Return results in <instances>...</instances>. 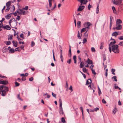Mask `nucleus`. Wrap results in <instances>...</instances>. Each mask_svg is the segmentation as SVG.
I'll list each match as a JSON object with an SVG mask.
<instances>
[{
  "label": "nucleus",
  "mask_w": 123,
  "mask_h": 123,
  "mask_svg": "<svg viewBox=\"0 0 123 123\" xmlns=\"http://www.w3.org/2000/svg\"><path fill=\"white\" fill-rule=\"evenodd\" d=\"M28 6H26L25 8H23V9L24 10H27L28 9Z\"/></svg>",
  "instance_id": "09e8293b"
},
{
  "label": "nucleus",
  "mask_w": 123,
  "mask_h": 123,
  "mask_svg": "<svg viewBox=\"0 0 123 123\" xmlns=\"http://www.w3.org/2000/svg\"><path fill=\"white\" fill-rule=\"evenodd\" d=\"M121 3V0H114L113 3L117 5H119Z\"/></svg>",
  "instance_id": "20e7f679"
},
{
  "label": "nucleus",
  "mask_w": 123,
  "mask_h": 123,
  "mask_svg": "<svg viewBox=\"0 0 123 123\" xmlns=\"http://www.w3.org/2000/svg\"><path fill=\"white\" fill-rule=\"evenodd\" d=\"M86 62H87L88 64H93L92 61L91 60H90L88 58Z\"/></svg>",
  "instance_id": "ddd939ff"
},
{
  "label": "nucleus",
  "mask_w": 123,
  "mask_h": 123,
  "mask_svg": "<svg viewBox=\"0 0 123 123\" xmlns=\"http://www.w3.org/2000/svg\"><path fill=\"white\" fill-rule=\"evenodd\" d=\"M49 6L50 7H51V6H52L51 2H50V1H49Z\"/></svg>",
  "instance_id": "bf43d9fd"
},
{
  "label": "nucleus",
  "mask_w": 123,
  "mask_h": 123,
  "mask_svg": "<svg viewBox=\"0 0 123 123\" xmlns=\"http://www.w3.org/2000/svg\"><path fill=\"white\" fill-rule=\"evenodd\" d=\"M4 29L9 30L11 29V27L8 25H6L4 26Z\"/></svg>",
  "instance_id": "2eb2a0df"
},
{
  "label": "nucleus",
  "mask_w": 123,
  "mask_h": 123,
  "mask_svg": "<svg viewBox=\"0 0 123 123\" xmlns=\"http://www.w3.org/2000/svg\"><path fill=\"white\" fill-rule=\"evenodd\" d=\"M102 102L104 104H106V102L104 99H103L102 100Z\"/></svg>",
  "instance_id": "603ef678"
},
{
  "label": "nucleus",
  "mask_w": 123,
  "mask_h": 123,
  "mask_svg": "<svg viewBox=\"0 0 123 123\" xmlns=\"http://www.w3.org/2000/svg\"><path fill=\"white\" fill-rule=\"evenodd\" d=\"M80 109L81 110L82 114V116H83V108L82 107H80Z\"/></svg>",
  "instance_id": "f704fd0d"
},
{
  "label": "nucleus",
  "mask_w": 123,
  "mask_h": 123,
  "mask_svg": "<svg viewBox=\"0 0 123 123\" xmlns=\"http://www.w3.org/2000/svg\"><path fill=\"white\" fill-rule=\"evenodd\" d=\"M24 10L23 9H19V10L20 11V14H22V13L23 12V11Z\"/></svg>",
  "instance_id": "ea45409f"
},
{
  "label": "nucleus",
  "mask_w": 123,
  "mask_h": 123,
  "mask_svg": "<svg viewBox=\"0 0 123 123\" xmlns=\"http://www.w3.org/2000/svg\"><path fill=\"white\" fill-rule=\"evenodd\" d=\"M91 80L90 79H88V80H87L86 84L87 85L89 84L90 83H91Z\"/></svg>",
  "instance_id": "aec40b11"
},
{
  "label": "nucleus",
  "mask_w": 123,
  "mask_h": 123,
  "mask_svg": "<svg viewBox=\"0 0 123 123\" xmlns=\"http://www.w3.org/2000/svg\"><path fill=\"white\" fill-rule=\"evenodd\" d=\"M91 50L92 52H95V49L94 47H92L91 48Z\"/></svg>",
  "instance_id": "4c0bfd02"
},
{
  "label": "nucleus",
  "mask_w": 123,
  "mask_h": 123,
  "mask_svg": "<svg viewBox=\"0 0 123 123\" xmlns=\"http://www.w3.org/2000/svg\"><path fill=\"white\" fill-rule=\"evenodd\" d=\"M10 9V8L9 7H7V8L6 9V12L8 11Z\"/></svg>",
  "instance_id": "69168bd1"
},
{
  "label": "nucleus",
  "mask_w": 123,
  "mask_h": 123,
  "mask_svg": "<svg viewBox=\"0 0 123 123\" xmlns=\"http://www.w3.org/2000/svg\"><path fill=\"white\" fill-rule=\"evenodd\" d=\"M15 84L16 86H19V84L17 82H15Z\"/></svg>",
  "instance_id": "de8ad7c7"
},
{
  "label": "nucleus",
  "mask_w": 123,
  "mask_h": 123,
  "mask_svg": "<svg viewBox=\"0 0 123 123\" xmlns=\"http://www.w3.org/2000/svg\"><path fill=\"white\" fill-rule=\"evenodd\" d=\"M71 59H70L68 60L67 62V63H68L69 64H70L71 63Z\"/></svg>",
  "instance_id": "6e6d98bb"
},
{
  "label": "nucleus",
  "mask_w": 123,
  "mask_h": 123,
  "mask_svg": "<svg viewBox=\"0 0 123 123\" xmlns=\"http://www.w3.org/2000/svg\"><path fill=\"white\" fill-rule=\"evenodd\" d=\"M69 89L70 90H71V91L72 92L73 91V90L72 89V87L71 86L69 88Z\"/></svg>",
  "instance_id": "5fc2aeb1"
},
{
  "label": "nucleus",
  "mask_w": 123,
  "mask_h": 123,
  "mask_svg": "<svg viewBox=\"0 0 123 123\" xmlns=\"http://www.w3.org/2000/svg\"><path fill=\"white\" fill-rule=\"evenodd\" d=\"M86 28L85 27L84 28H83L81 30V33L84 32L86 31Z\"/></svg>",
  "instance_id": "c756f323"
},
{
  "label": "nucleus",
  "mask_w": 123,
  "mask_h": 123,
  "mask_svg": "<svg viewBox=\"0 0 123 123\" xmlns=\"http://www.w3.org/2000/svg\"><path fill=\"white\" fill-rule=\"evenodd\" d=\"M26 80V78L25 77L23 76L22 77V81H25Z\"/></svg>",
  "instance_id": "a18cd8bd"
},
{
  "label": "nucleus",
  "mask_w": 123,
  "mask_h": 123,
  "mask_svg": "<svg viewBox=\"0 0 123 123\" xmlns=\"http://www.w3.org/2000/svg\"><path fill=\"white\" fill-rule=\"evenodd\" d=\"M3 88H4L5 90L6 91V92H7L8 91V87L4 86V87Z\"/></svg>",
  "instance_id": "a878e982"
},
{
  "label": "nucleus",
  "mask_w": 123,
  "mask_h": 123,
  "mask_svg": "<svg viewBox=\"0 0 123 123\" xmlns=\"http://www.w3.org/2000/svg\"><path fill=\"white\" fill-rule=\"evenodd\" d=\"M6 48H5V49H3V50H2L3 52V53L6 52Z\"/></svg>",
  "instance_id": "774afa93"
},
{
  "label": "nucleus",
  "mask_w": 123,
  "mask_h": 123,
  "mask_svg": "<svg viewBox=\"0 0 123 123\" xmlns=\"http://www.w3.org/2000/svg\"><path fill=\"white\" fill-rule=\"evenodd\" d=\"M56 7V4H55V5H54V7L52 8L51 9V10H53V9H54Z\"/></svg>",
  "instance_id": "052dcab7"
},
{
  "label": "nucleus",
  "mask_w": 123,
  "mask_h": 123,
  "mask_svg": "<svg viewBox=\"0 0 123 123\" xmlns=\"http://www.w3.org/2000/svg\"><path fill=\"white\" fill-rule=\"evenodd\" d=\"M8 40H11L12 39V37H13L12 35H9L8 36Z\"/></svg>",
  "instance_id": "412c9836"
},
{
  "label": "nucleus",
  "mask_w": 123,
  "mask_h": 123,
  "mask_svg": "<svg viewBox=\"0 0 123 123\" xmlns=\"http://www.w3.org/2000/svg\"><path fill=\"white\" fill-rule=\"evenodd\" d=\"M109 48L110 52L111 53V46H109Z\"/></svg>",
  "instance_id": "e2e57ef3"
},
{
  "label": "nucleus",
  "mask_w": 123,
  "mask_h": 123,
  "mask_svg": "<svg viewBox=\"0 0 123 123\" xmlns=\"http://www.w3.org/2000/svg\"><path fill=\"white\" fill-rule=\"evenodd\" d=\"M92 25V24L88 22H85L84 24V27L88 29L90 28L89 26Z\"/></svg>",
  "instance_id": "7ed1b4c3"
},
{
  "label": "nucleus",
  "mask_w": 123,
  "mask_h": 123,
  "mask_svg": "<svg viewBox=\"0 0 123 123\" xmlns=\"http://www.w3.org/2000/svg\"><path fill=\"white\" fill-rule=\"evenodd\" d=\"M20 37L22 38V39H24V34L23 33H21L20 34Z\"/></svg>",
  "instance_id": "37998d69"
},
{
  "label": "nucleus",
  "mask_w": 123,
  "mask_h": 123,
  "mask_svg": "<svg viewBox=\"0 0 123 123\" xmlns=\"http://www.w3.org/2000/svg\"><path fill=\"white\" fill-rule=\"evenodd\" d=\"M83 71L84 73L87 72V70L86 68H83Z\"/></svg>",
  "instance_id": "72a5a7b5"
},
{
  "label": "nucleus",
  "mask_w": 123,
  "mask_h": 123,
  "mask_svg": "<svg viewBox=\"0 0 123 123\" xmlns=\"http://www.w3.org/2000/svg\"><path fill=\"white\" fill-rule=\"evenodd\" d=\"M85 7V6H79L77 10V11H81Z\"/></svg>",
  "instance_id": "0eeeda50"
},
{
  "label": "nucleus",
  "mask_w": 123,
  "mask_h": 123,
  "mask_svg": "<svg viewBox=\"0 0 123 123\" xmlns=\"http://www.w3.org/2000/svg\"><path fill=\"white\" fill-rule=\"evenodd\" d=\"M78 1L80 2L81 3L80 5L82 4H85L87 2V0H78Z\"/></svg>",
  "instance_id": "39448f33"
},
{
  "label": "nucleus",
  "mask_w": 123,
  "mask_h": 123,
  "mask_svg": "<svg viewBox=\"0 0 123 123\" xmlns=\"http://www.w3.org/2000/svg\"><path fill=\"white\" fill-rule=\"evenodd\" d=\"M112 10L113 11V12L115 14H116L117 12H116V10L115 7L114 6H113L112 7Z\"/></svg>",
  "instance_id": "f3484780"
},
{
  "label": "nucleus",
  "mask_w": 123,
  "mask_h": 123,
  "mask_svg": "<svg viewBox=\"0 0 123 123\" xmlns=\"http://www.w3.org/2000/svg\"><path fill=\"white\" fill-rule=\"evenodd\" d=\"M84 65V63L83 62H81L80 64V68H81L83 67Z\"/></svg>",
  "instance_id": "cd10ccee"
},
{
  "label": "nucleus",
  "mask_w": 123,
  "mask_h": 123,
  "mask_svg": "<svg viewBox=\"0 0 123 123\" xmlns=\"http://www.w3.org/2000/svg\"><path fill=\"white\" fill-rule=\"evenodd\" d=\"M10 17L11 16L10 15V14H9L8 15H7L5 16V18L7 19H9L10 18Z\"/></svg>",
  "instance_id": "c85d7f7f"
},
{
  "label": "nucleus",
  "mask_w": 123,
  "mask_h": 123,
  "mask_svg": "<svg viewBox=\"0 0 123 123\" xmlns=\"http://www.w3.org/2000/svg\"><path fill=\"white\" fill-rule=\"evenodd\" d=\"M98 7H99V6H98L97 7V8H96V13L97 14L98 13V12L99 11V8H98Z\"/></svg>",
  "instance_id": "473e14b6"
},
{
  "label": "nucleus",
  "mask_w": 123,
  "mask_h": 123,
  "mask_svg": "<svg viewBox=\"0 0 123 123\" xmlns=\"http://www.w3.org/2000/svg\"><path fill=\"white\" fill-rule=\"evenodd\" d=\"M22 13V14L23 15H25L26 14V12L25 11L23 10V13Z\"/></svg>",
  "instance_id": "4d7b16f0"
},
{
  "label": "nucleus",
  "mask_w": 123,
  "mask_h": 123,
  "mask_svg": "<svg viewBox=\"0 0 123 123\" xmlns=\"http://www.w3.org/2000/svg\"><path fill=\"white\" fill-rule=\"evenodd\" d=\"M117 26L115 27L116 29L119 30L121 29L122 28V25L120 24H118L117 25Z\"/></svg>",
  "instance_id": "6e6552de"
},
{
  "label": "nucleus",
  "mask_w": 123,
  "mask_h": 123,
  "mask_svg": "<svg viewBox=\"0 0 123 123\" xmlns=\"http://www.w3.org/2000/svg\"><path fill=\"white\" fill-rule=\"evenodd\" d=\"M8 83V82L7 80H0V84L6 85Z\"/></svg>",
  "instance_id": "423d86ee"
},
{
  "label": "nucleus",
  "mask_w": 123,
  "mask_h": 123,
  "mask_svg": "<svg viewBox=\"0 0 123 123\" xmlns=\"http://www.w3.org/2000/svg\"><path fill=\"white\" fill-rule=\"evenodd\" d=\"M118 35V33L117 32L115 31L113 32L112 34V36H114L116 37H117V36Z\"/></svg>",
  "instance_id": "dca6fc26"
},
{
  "label": "nucleus",
  "mask_w": 123,
  "mask_h": 123,
  "mask_svg": "<svg viewBox=\"0 0 123 123\" xmlns=\"http://www.w3.org/2000/svg\"><path fill=\"white\" fill-rule=\"evenodd\" d=\"M68 84L67 82V81L66 82V84L65 86V87L66 88H68Z\"/></svg>",
  "instance_id": "338daca9"
},
{
  "label": "nucleus",
  "mask_w": 123,
  "mask_h": 123,
  "mask_svg": "<svg viewBox=\"0 0 123 123\" xmlns=\"http://www.w3.org/2000/svg\"><path fill=\"white\" fill-rule=\"evenodd\" d=\"M116 41H114L113 42H111L110 44H109V46H111L112 47V46H114V44H115L116 43Z\"/></svg>",
  "instance_id": "1a4fd4ad"
},
{
  "label": "nucleus",
  "mask_w": 123,
  "mask_h": 123,
  "mask_svg": "<svg viewBox=\"0 0 123 123\" xmlns=\"http://www.w3.org/2000/svg\"><path fill=\"white\" fill-rule=\"evenodd\" d=\"M9 52L11 53H14L15 52V50L14 49L12 48L10 49V50H9Z\"/></svg>",
  "instance_id": "b1692460"
},
{
  "label": "nucleus",
  "mask_w": 123,
  "mask_h": 123,
  "mask_svg": "<svg viewBox=\"0 0 123 123\" xmlns=\"http://www.w3.org/2000/svg\"><path fill=\"white\" fill-rule=\"evenodd\" d=\"M11 4V2L10 1H8L6 3V6L7 7H9Z\"/></svg>",
  "instance_id": "a211bd4d"
},
{
  "label": "nucleus",
  "mask_w": 123,
  "mask_h": 123,
  "mask_svg": "<svg viewBox=\"0 0 123 123\" xmlns=\"http://www.w3.org/2000/svg\"><path fill=\"white\" fill-rule=\"evenodd\" d=\"M115 69L112 68L111 69L112 73L114 75H115V74L114 73V72H115Z\"/></svg>",
  "instance_id": "2f4dec72"
},
{
  "label": "nucleus",
  "mask_w": 123,
  "mask_h": 123,
  "mask_svg": "<svg viewBox=\"0 0 123 123\" xmlns=\"http://www.w3.org/2000/svg\"><path fill=\"white\" fill-rule=\"evenodd\" d=\"M122 23V21L121 19H117V20L116 25H118V24H121Z\"/></svg>",
  "instance_id": "9d476101"
},
{
  "label": "nucleus",
  "mask_w": 123,
  "mask_h": 123,
  "mask_svg": "<svg viewBox=\"0 0 123 123\" xmlns=\"http://www.w3.org/2000/svg\"><path fill=\"white\" fill-rule=\"evenodd\" d=\"M4 87V86L3 85H1L0 86V90H2V89Z\"/></svg>",
  "instance_id": "680f3d73"
},
{
  "label": "nucleus",
  "mask_w": 123,
  "mask_h": 123,
  "mask_svg": "<svg viewBox=\"0 0 123 123\" xmlns=\"http://www.w3.org/2000/svg\"><path fill=\"white\" fill-rule=\"evenodd\" d=\"M33 78L32 77H31L30 78H29V80L30 81H32L33 80Z\"/></svg>",
  "instance_id": "864d4df0"
},
{
  "label": "nucleus",
  "mask_w": 123,
  "mask_h": 123,
  "mask_svg": "<svg viewBox=\"0 0 123 123\" xmlns=\"http://www.w3.org/2000/svg\"><path fill=\"white\" fill-rule=\"evenodd\" d=\"M118 45L123 47V42H120L119 44Z\"/></svg>",
  "instance_id": "a19ab883"
},
{
  "label": "nucleus",
  "mask_w": 123,
  "mask_h": 123,
  "mask_svg": "<svg viewBox=\"0 0 123 123\" xmlns=\"http://www.w3.org/2000/svg\"><path fill=\"white\" fill-rule=\"evenodd\" d=\"M11 12H13L15 10V7L14 5H13L12 7H11Z\"/></svg>",
  "instance_id": "4be33fe9"
},
{
  "label": "nucleus",
  "mask_w": 123,
  "mask_h": 123,
  "mask_svg": "<svg viewBox=\"0 0 123 123\" xmlns=\"http://www.w3.org/2000/svg\"><path fill=\"white\" fill-rule=\"evenodd\" d=\"M62 100L60 98L59 99V103L60 104V108L59 112L61 115H63V112L62 107Z\"/></svg>",
  "instance_id": "f03ea898"
},
{
  "label": "nucleus",
  "mask_w": 123,
  "mask_h": 123,
  "mask_svg": "<svg viewBox=\"0 0 123 123\" xmlns=\"http://www.w3.org/2000/svg\"><path fill=\"white\" fill-rule=\"evenodd\" d=\"M52 95L53 96L55 97V98H56V95L55 93H54L53 92H52Z\"/></svg>",
  "instance_id": "79ce46f5"
},
{
  "label": "nucleus",
  "mask_w": 123,
  "mask_h": 123,
  "mask_svg": "<svg viewBox=\"0 0 123 123\" xmlns=\"http://www.w3.org/2000/svg\"><path fill=\"white\" fill-rule=\"evenodd\" d=\"M2 92L1 93V95L2 96H5L6 95V91L5 90L1 91Z\"/></svg>",
  "instance_id": "f8f14e48"
},
{
  "label": "nucleus",
  "mask_w": 123,
  "mask_h": 123,
  "mask_svg": "<svg viewBox=\"0 0 123 123\" xmlns=\"http://www.w3.org/2000/svg\"><path fill=\"white\" fill-rule=\"evenodd\" d=\"M87 41V40L85 38L83 40V43H85Z\"/></svg>",
  "instance_id": "e433bc0d"
},
{
  "label": "nucleus",
  "mask_w": 123,
  "mask_h": 123,
  "mask_svg": "<svg viewBox=\"0 0 123 123\" xmlns=\"http://www.w3.org/2000/svg\"><path fill=\"white\" fill-rule=\"evenodd\" d=\"M98 94L99 95L101 93V91L100 89L99 88V87L98 86Z\"/></svg>",
  "instance_id": "58836bf2"
},
{
  "label": "nucleus",
  "mask_w": 123,
  "mask_h": 123,
  "mask_svg": "<svg viewBox=\"0 0 123 123\" xmlns=\"http://www.w3.org/2000/svg\"><path fill=\"white\" fill-rule=\"evenodd\" d=\"M19 94H18V98L19 100H21L22 101V100L21 98L19 96Z\"/></svg>",
  "instance_id": "3c124183"
},
{
  "label": "nucleus",
  "mask_w": 123,
  "mask_h": 123,
  "mask_svg": "<svg viewBox=\"0 0 123 123\" xmlns=\"http://www.w3.org/2000/svg\"><path fill=\"white\" fill-rule=\"evenodd\" d=\"M81 22L80 21H78L77 22V26L78 28H80L81 27Z\"/></svg>",
  "instance_id": "5701e85b"
},
{
  "label": "nucleus",
  "mask_w": 123,
  "mask_h": 123,
  "mask_svg": "<svg viewBox=\"0 0 123 123\" xmlns=\"http://www.w3.org/2000/svg\"><path fill=\"white\" fill-rule=\"evenodd\" d=\"M4 43L7 45H9L11 44V42L10 41H5Z\"/></svg>",
  "instance_id": "393cba45"
},
{
  "label": "nucleus",
  "mask_w": 123,
  "mask_h": 123,
  "mask_svg": "<svg viewBox=\"0 0 123 123\" xmlns=\"http://www.w3.org/2000/svg\"><path fill=\"white\" fill-rule=\"evenodd\" d=\"M88 30H87L85 33L84 35L85 37H87L88 35Z\"/></svg>",
  "instance_id": "bb28decb"
},
{
  "label": "nucleus",
  "mask_w": 123,
  "mask_h": 123,
  "mask_svg": "<svg viewBox=\"0 0 123 123\" xmlns=\"http://www.w3.org/2000/svg\"><path fill=\"white\" fill-rule=\"evenodd\" d=\"M118 39L120 40H123V36H120L119 37Z\"/></svg>",
  "instance_id": "49530a36"
},
{
  "label": "nucleus",
  "mask_w": 123,
  "mask_h": 123,
  "mask_svg": "<svg viewBox=\"0 0 123 123\" xmlns=\"http://www.w3.org/2000/svg\"><path fill=\"white\" fill-rule=\"evenodd\" d=\"M16 19L18 20H19L20 19V17L19 16H17Z\"/></svg>",
  "instance_id": "13d9d810"
},
{
  "label": "nucleus",
  "mask_w": 123,
  "mask_h": 123,
  "mask_svg": "<svg viewBox=\"0 0 123 123\" xmlns=\"http://www.w3.org/2000/svg\"><path fill=\"white\" fill-rule=\"evenodd\" d=\"M118 45L115 44L112 46V50L116 53H118L119 52V50L118 49Z\"/></svg>",
  "instance_id": "f257e3e1"
},
{
  "label": "nucleus",
  "mask_w": 123,
  "mask_h": 123,
  "mask_svg": "<svg viewBox=\"0 0 123 123\" xmlns=\"http://www.w3.org/2000/svg\"><path fill=\"white\" fill-rule=\"evenodd\" d=\"M35 43L33 41H32L31 42V46L33 47L35 45Z\"/></svg>",
  "instance_id": "8fccbe9b"
},
{
  "label": "nucleus",
  "mask_w": 123,
  "mask_h": 123,
  "mask_svg": "<svg viewBox=\"0 0 123 123\" xmlns=\"http://www.w3.org/2000/svg\"><path fill=\"white\" fill-rule=\"evenodd\" d=\"M12 43L14 46L15 47H17V46L18 43L17 42L15 41H12Z\"/></svg>",
  "instance_id": "9b49d317"
},
{
  "label": "nucleus",
  "mask_w": 123,
  "mask_h": 123,
  "mask_svg": "<svg viewBox=\"0 0 123 123\" xmlns=\"http://www.w3.org/2000/svg\"><path fill=\"white\" fill-rule=\"evenodd\" d=\"M116 78H117L116 76H115L113 77L112 78V79H114V80H113V81H117V80Z\"/></svg>",
  "instance_id": "7c9ffc66"
},
{
  "label": "nucleus",
  "mask_w": 123,
  "mask_h": 123,
  "mask_svg": "<svg viewBox=\"0 0 123 123\" xmlns=\"http://www.w3.org/2000/svg\"><path fill=\"white\" fill-rule=\"evenodd\" d=\"M91 5L90 4H89V5H88V10H90V8H91Z\"/></svg>",
  "instance_id": "0e129e2a"
},
{
  "label": "nucleus",
  "mask_w": 123,
  "mask_h": 123,
  "mask_svg": "<svg viewBox=\"0 0 123 123\" xmlns=\"http://www.w3.org/2000/svg\"><path fill=\"white\" fill-rule=\"evenodd\" d=\"M92 66V67L91 68V67H90V68L91 69V70L92 71V73L94 74L95 75L96 74V73L95 72V70L94 69H93V67L94 66Z\"/></svg>",
  "instance_id": "4468645a"
},
{
  "label": "nucleus",
  "mask_w": 123,
  "mask_h": 123,
  "mask_svg": "<svg viewBox=\"0 0 123 123\" xmlns=\"http://www.w3.org/2000/svg\"><path fill=\"white\" fill-rule=\"evenodd\" d=\"M117 109L116 108H115L112 111V114H113L114 115L115 114L117 111Z\"/></svg>",
  "instance_id": "6ab92c4d"
},
{
  "label": "nucleus",
  "mask_w": 123,
  "mask_h": 123,
  "mask_svg": "<svg viewBox=\"0 0 123 123\" xmlns=\"http://www.w3.org/2000/svg\"><path fill=\"white\" fill-rule=\"evenodd\" d=\"M99 110V108L98 107H96L94 108V111H97Z\"/></svg>",
  "instance_id": "c03bdc74"
},
{
  "label": "nucleus",
  "mask_w": 123,
  "mask_h": 123,
  "mask_svg": "<svg viewBox=\"0 0 123 123\" xmlns=\"http://www.w3.org/2000/svg\"><path fill=\"white\" fill-rule=\"evenodd\" d=\"M62 122L63 123H65L66 122L65 119L63 117H62Z\"/></svg>",
  "instance_id": "c9c22d12"
}]
</instances>
